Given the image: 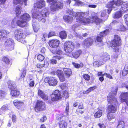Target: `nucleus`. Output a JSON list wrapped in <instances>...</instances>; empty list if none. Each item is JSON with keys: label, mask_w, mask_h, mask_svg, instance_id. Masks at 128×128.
I'll return each instance as SVG.
<instances>
[{"label": "nucleus", "mask_w": 128, "mask_h": 128, "mask_svg": "<svg viewBox=\"0 0 128 128\" xmlns=\"http://www.w3.org/2000/svg\"><path fill=\"white\" fill-rule=\"evenodd\" d=\"M86 12H77L75 13L73 11H71L70 13V14L75 16L77 22L79 23V26L82 24H88L90 23H93V21L92 19V17L89 18L84 17Z\"/></svg>", "instance_id": "nucleus-1"}, {"label": "nucleus", "mask_w": 128, "mask_h": 128, "mask_svg": "<svg viewBox=\"0 0 128 128\" xmlns=\"http://www.w3.org/2000/svg\"><path fill=\"white\" fill-rule=\"evenodd\" d=\"M49 14L48 12L47 9H43L41 11L36 10L33 13L32 15L33 17L38 20L41 23H44L46 21V17Z\"/></svg>", "instance_id": "nucleus-2"}, {"label": "nucleus", "mask_w": 128, "mask_h": 128, "mask_svg": "<svg viewBox=\"0 0 128 128\" xmlns=\"http://www.w3.org/2000/svg\"><path fill=\"white\" fill-rule=\"evenodd\" d=\"M14 34L15 38L18 41L23 43L25 42L26 36L22 29H16L14 31Z\"/></svg>", "instance_id": "nucleus-3"}, {"label": "nucleus", "mask_w": 128, "mask_h": 128, "mask_svg": "<svg viewBox=\"0 0 128 128\" xmlns=\"http://www.w3.org/2000/svg\"><path fill=\"white\" fill-rule=\"evenodd\" d=\"M118 90L117 88H112L111 92L109 94L108 97V102L110 104H114L115 105L117 104L116 98L115 97Z\"/></svg>", "instance_id": "nucleus-4"}, {"label": "nucleus", "mask_w": 128, "mask_h": 128, "mask_svg": "<svg viewBox=\"0 0 128 128\" xmlns=\"http://www.w3.org/2000/svg\"><path fill=\"white\" fill-rule=\"evenodd\" d=\"M122 45V40L120 36L117 35H114L113 39L110 42V47H115L121 46Z\"/></svg>", "instance_id": "nucleus-5"}, {"label": "nucleus", "mask_w": 128, "mask_h": 128, "mask_svg": "<svg viewBox=\"0 0 128 128\" xmlns=\"http://www.w3.org/2000/svg\"><path fill=\"white\" fill-rule=\"evenodd\" d=\"M75 46V44L72 42L66 41L64 44V50L67 53H70L74 49Z\"/></svg>", "instance_id": "nucleus-6"}, {"label": "nucleus", "mask_w": 128, "mask_h": 128, "mask_svg": "<svg viewBox=\"0 0 128 128\" xmlns=\"http://www.w3.org/2000/svg\"><path fill=\"white\" fill-rule=\"evenodd\" d=\"M63 7L62 3L60 2H54L51 4L50 6V8L51 11L53 12L56 11L57 10L62 9Z\"/></svg>", "instance_id": "nucleus-7"}, {"label": "nucleus", "mask_w": 128, "mask_h": 128, "mask_svg": "<svg viewBox=\"0 0 128 128\" xmlns=\"http://www.w3.org/2000/svg\"><path fill=\"white\" fill-rule=\"evenodd\" d=\"M62 97L60 92L58 90L54 91L51 95V100L53 102H55L60 99Z\"/></svg>", "instance_id": "nucleus-8"}, {"label": "nucleus", "mask_w": 128, "mask_h": 128, "mask_svg": "<svg viewBox=\"0 0 128 128\" xmlns=\"http://www.w3.org/2000/svg\"><path fill=\"white\" fill-rule=\"evenodd\" d=\"M110 59V56L107 53H104L100 57V59L97 61L100 65L103 64Z\"/></svg>", "instance_id": "nucleus-9"}, {"label": "nucleus", "mask_w": 128, "mask_h": 128, "mask_svg": "<svg viewBox=\"0 0 128 128\" xmlns=\"http://www.w3.org/2000/svg\"><path fill=\"white\" fill-rule=\"evenodd\" d=\"M44 81L46 83L48 82L50 86H54L57 85L58 81L54 77H47L44 78Z\"/></svg>", "instance_id": "nucleus-10"}, {"label": "nucleus", "mask_w": 128, "mask_h": 128, "mask_svg": "<svg viewBox=\"0 0 128 128\" xmlns=\"http://www.w3.org/2000/svg\"><path fill=\"white\" fill-rule=\"evenodd\" d=\"M46 109L45 103L42 101L38 100L37 101L35 108V110L36 112L44 110Z\"/></svg>", "instance_id": "nucleus-11"}, {"label": "nucleus", "mask_w": 128, "mask_h": 128, "mask_svg": "<svg viewBox=\"0 0 128 128\" xmlns=\"http://www.w3.org/2000/svg\"><path fill=\"white\" fill-rule=\"evenodd\" d=\"M5 47L8 51L12 50L14 49V42L11 40L8 39L4 43Z\"/></svg>", "instance_id": "nucleus-12"}, {"label": "nucleus", "mask_w": 128, "mask_h": 128, "mask_svg": "<svg viewBox=\"0 0 128 128\" xmlns=\"http://www.w3.org/2000/svg\"><path fill=\"white\" fill-rule=\"evenodd\" d=\"M94 40L91 37H88L84 39L83 41V45L87 48L92 45L94 44Z\"/></svg>", "instance_id": "nucleus-13"}, {"label": "nucleus", "mask_w": 128, "mask_h": 128, "mask_svg": "<svg viewBox=\"0 0 128 128\" xmlns=\"http://www.w3.org/2000/svg\"><path fill=\"white\" fill-rule=\"evenodd\" d=\"M60 44V41L57 39H52L50 40L48 44L50 47L54 48H58Z\"/></svg>", "instance_id": "nucleus-14"}, {"label": "nucleus", "mask_w": 128, "mask_h": 128, "mask_svg": "<svg viewBox=\"0 0 128 128\" xmlns=\"http://www.w3.org/2000/svg\"><path fill=\"white\" fill-rule=\"evenodd\" d=\"M82 51L81 49L76 50L72 52L71 57L75 59L78 58L82 54Z\"/></svg>", "instance_id": "nucleus-15"}, {"label": "nucleus", "mask_w": 128, "mask_h": 128, "mask_svg": "<svg viewBox=\"0 0 128 128\" xmlns=\"http://www.w3.org/2000/svg\"><path fill=\"white\" fill-rule=\"evenodd\" d=\"M16 23L18 26L22 28L27 27L28 25V24L27 22L22 20H18Z\"/></svg>", "instance_id": "nucleus-16"}, {"label": "nucleus", "mask_w": 128, "mask_h": 128, "mask_svg": "<svg viewBox=\"0 0 128 128\" xmlns=\"http://www.w3.org/2000/svg\"><path fill=\"white\" fill-rule=\"evenodd\" d=\"M45 2L44 0H38V2L34 4L35 8L41 9L45 6Z\"/></svg>", "instance_id": "nucleus-17"}, {"label": "nucleus", "mask_w": 128, "mask_h": 128, "mask_svg": "<svg viewBox=\"0 0 128 128\" xmlns=\"http://www.w3.org/2000/svg\"><path fill=\"white\" fill-rule=\"evenodd\" d=\"M120 98L122 102L128 101V92H122L120 95Z\"/></svg>", "instance_id": "nucleus-18"}, {"label": "nucleus", "mask_w": 128, "mask_h": 128, "mask_svg": "<svg viewBox=\"0 0 128 128\" xmlns=\"http://www.w3.org/2000/svg\"><path fill=\"white\" fill-rule=\"evenodd\" d=\"M57 74L60 82H64L66 80V77L63 72L61 71L57 72Z\"/></svg>", "instance_id": "nucleus-19"}, {"label": "nucleus", "mask_w": 128, "mask_h": 128, "mask_svg": "<svg viewBox=\"0 0 128 128\" xmlns=\"http://www.w3.org/2000/svg\"><path fill=\"white\" fill-rule=\"evenodd\" d=\"M92 19L93 21V23L95 22L96 25L100 24L102 22V19L99 18L96 16H92Z\"/></svg>", "instance_id": "nucleus-20"}, {"label": "nucleus", "mask_w": 128, "mask_h": 128, "mask_svg": "<svg viewBox=\"0 0 128 128\" xmlns=\"http://www.w3.org/2000/svg\"><path fill=\"white\" fill-rule=\"evenodd\" d=\"M20 18L22 20L26 21V22H28L31 19L30 15L27 13H25L21 15Z\"/></svg>", "instance_id": "nucleus-21"}, {"label": "nucleus", "mask_w": 128, "mask_h": 128, "mask_svg": "<svg viewBox=\"0 0 128 128\" xmlns=\"http://www.w3.org/2000/svg\"><path fill=\"white\" fill-rule=\"evenodd\" d=\"M14 103L15 106L18 109L22 108L24 104V102L22 101L17 100H14Z\"/></svg>", "instance_id": "nucleus-22"}, {"label": "nucleus", "mask_w": 128, "mask_h": 128, "mask_svg": "<svg viewBox=\"0 0 128 128\" xmlns=\"http://www.w3.org/2000/svg\"><path fill=\"white\" fill-rule=\"evenodd\" d=\"M128 10V2H126L121 6L120 11L122 12L125 13Z\"/></svg>", "instance_id": "nucleus-23"}, {"label": "nucleus", "mask_w": 128, "mask_h": 128, "mask_svg": "<svg viewBox=\"0 0 128 128\" xmlns=\"http://www.w3.org/2000/svg\"><path fill=\"white\" fill-rule=\"evenodd\" d=\"M64 72L66 78H69L72 74L71 70L69 68H65L64 70Z\"/></svg>", "instance_id": "nucleus-24"}, {"label": "nucleus", "mask_w": 128, "mask_h": 128, "mask_svg": "<svg viewBox=\"0 0 128 128\" xmlns=\"http://www.w3.org/2000/svg\"><path fill=\"white\" fill-rule=\"evenodd\" d=\"M50 51L52 52L55 54L61 55L63 53L62 49L60 48L56 49H52L50 50Z\"/></svg>", "instance_id": "nucleus-25"}, {"label": "nucleus", "mask_w": 128, "mask_h": 128, "mask_svg": "<svg viewBox=\"0 0 128 128\" xmlns=\"http://www.w3.org/2000/svg\"><path fill=\"white\" fill-rule=\"evenodd\" d=\"M3 62L7 65H11L12 64V60L10 59L7 56H3L2 58Z\"/></svg>", "instance_id": "nucleus-26"}, {"label": "nucleus", "mask_w": 128, "mask_h": 128, "mask_svg": "<svg viewBox=\"0 0 128 128\" xmlns=\"http://www.w3.org/2000/svg\"><path fill=\"white\" fill-rule=\"evenodd\" d=\"M63 57L62 56H56L53 57L52 59L51 60V63L53 64H56L57 61L59 60L62 59Z\"/></svg>", "instance_id": "nucleus-27"}, {"label": "nucleus", "mask_w": 128, "mask_h": 128, "mask_svg": "<svg viewBox=\"0 0 128 128\" xmlns=\"http://www.w3.org/2000/svg\"><path fill=\"white\" fill-rule=\"evenodd\" d=\"M11 95L14 96H17L20 94V92L17 88H12L11 90Z\"/></svg>", "instance_id": "nucleus-28"}, {"label": "nucleus", "mask_w": 128, "mask_h": 128, "mask_svg": "<svg viewBox=\"0 0 128 128\" xmlns=\"http://www.w3.org/2000/svg\"><path fill=\"white\" fill-rule=\"evenodd\" d=\"M6 30H0V40H2L5 38L6 37L8 34Z\"/></svg>", "instance_id": "nucleus-29"}, {"label": "nucleus", "mask_w": 128, "mask_h": 128, "mask_svg": "<svg viewBox=\"0 0 128 128\" xmlns=\"http://www.w3.org/2000/svg\"><path fill=\"white\" fill-rule=\"evenodd\" d=\"M63 18L65 22L70 23L72 22L73 20L72 17L67 15H64L63 17Z\"/></svg>", "instance_id": "nucleus-30"}, {"label": "nucleus", "mask_w": 128, "mask_h": 128, "mask_svg": "<svg viewBox=\"0 0 128 128\" xmlns=\"http://www.w3.org/2000/svg\"><path fill=\"white\" fill-rule=\"evenodd\" d=\"M22 1L25 6L27 5V3L28 2L29 0H13V3L14 4L16 5L20 4Z\"/></svg>", "instance_id": "nucleus-31"}, {"label": "nucleus", "mask_w": 128, "mask_h": 128, "mask_svg": "<svg viewBox=\"0 0 128 128\" xmlns=\"http://www.w3.org/2000/svg\"><path fill=\"white\" fill-rule=\"evenodd\" d=\"M108 112H109L114 113L116 111V108L113 105L110 104L108 106Z\"/></svg>", "instance_id": "nucleus-32"}, {"label": "nucleus", "mask_w": 128, "mask_h": 128, "mask_svg": "<svg viewBox=\"0 0 128 128\" xmlns=\"http://www.w3.org/2000/svg\"><path fill=\"white\" fill-rule=\"evenodd\" d=\"M119 54H114L112 56V58L111 60V62L112 63H116L117 62V59Z\"/></svg>", "instance_id": "nucleus-33"}, {"label": "nucleus", "mask_w": 128, "mask_h": 128, "mask_svg": "<svg viewBox=\"0 0 128 128\" xmlns=\"http://www.w3.org/2000/svg\"><path fill=\"white\" fill-rule=\"evenodd\" d=\"M59 37L62 39H66L67 37V34L66 31H62L59 32Z\"/></svg>", "instance_id": "nucleus-34"}, {"label": "nucleus", "mask_w": 128, "mask_h": 128, "mask_svg": "<svg viewBox=\"0 0 128 128\" xmlns=\"http://www.w3.org/2000/svg\"><path fill=\"white\" fill-rule=\"evenodd\" d=\"M21 6L18 5L16 7L15 11L17 17L20 14L21 12Z\"/></svg>", "instance_id": "nucleus-35"}, {"label": "nucleus", "mask_w": 128, "mask_h": 128, "mask_svg": "<svg viewBox=\"0 0 128 128\" xmlns=\"http://www.w3.org/2000/svg\"><path fill=\"white\" fill-rule=\"evenodd\" d=\"M32 26L34 31L35 32H37L40 28L39 24L37 23H34L32 24Z\"/></svg>", "instance_id": "nucleus-36"}, {"label": "nucleus", "mask_w": 128, "mask_h": 128, "mask_svg": "<svg viewBox=\"0 0 128 128\" xmlns=\"http://www.w3.org/2000/svg\"><path fill=\"white\" fill-rule=\"evenodd\" d=\"M8 88H15L16 85L11 80H9L7 82Z\"/></svg>", "instance_id": "nucleus-37"}, {"label": "nucleus", "mask_w": 128, "mask_h": 128, "mask_svg": "<svg viewBox=\"0 0 128 128\" xmlns=\"http://www.w3.org/2000/svg\"><path fill=\"white\" fill-rule=\"evenodd\" d=\"M102 110H99L95 113L94 116L96 118H99L102 116Z\"/></svg>", "instance_id": "nucleus-38"}, {"label": "nucleus", "mask_w": 128, "mask_h": 128, "mask_svg": "<svg viewBox=\"0 0 128 128\" xmlns=\"http://www.w3.org/2000/svg\"><path fill=\"white\" fill-rule=\"evenodd\" d=\"M72 64L74 66V67L76 68H82L84 66L83 63L81 62H80V64L73 62Z\"/></svg>", "instance_id": "nucleus-39"}, {"label": "nucleus", "mask_w": 128, "mask_h": 128, "mask_svg": "<svg viewBox=\"0 0 128 128\" xmlns=\"http://www.w3.org/2000/svg\"><path fill=\"white\" fill-rule=\"evenodd\" d=\"M122 16V13L120 11H117L114 14V18H120Z\"/></svg>", "instance_id": "nucleus-40"}, {"label": "nucleus", "mask_w": 128, "mask_h": 128, "mask_svg": "<svg viewBox=\"0 0 128 128\" xmlns=\"http://www.w3.org/2000/svg\"><path fill=\"white\" fill-rule=\"evenodd\" d=\"M104 36L102 35H101L100 32L99 34L96 37V40L98 42H102Z\"/></svg>", "instance_id": "nucleus-41"}, {"label": "nucleus", "mask_w": 128, "mask_h": 128, "mask_svg": "<svg viewBox=\"0 0 128 128\" xmlns=\"http://www.w3.org/2000/svg\"><path fill=\"white\" fill-rule=\"evenodd\" d=\"M110 29H107L104 30L103 31L101 32L100 33L101 35H102L104 37L108 34L110 32Z\"/></svg>", "instance_id": "nucleus-42"}, {"label": "nucleus", "mask_w": 128, "mask_h": 128, "mask_svg": "<svg viewBox=\"0 0 128 128\" xmlns=\"http://www.w3.org/2000/svg\"><path fill=\"white\" fill-rule=\"evenodd\" d=\"M114 4H116L115 1H114V0H112L108 3L106 5V7L107 8H112Z\"/></svg>", "instance_id": "nucleus-43"}, {"label": "nucleus", "mask_w": 128, "mask_h": 128, "mask_svg": "<svg viewBox=\"0 0 128 128\" xmlns=\"http://www.w3.org/2000/svg\"><path fill=\"white\" fill-rule=\"evenodd\" d=\"M46 66H45V62H44V64H41L40 63H38L37 64L36 66L37 68H43V67H46L48 65V62L46 63Z\"/></svg>", "instance_id": "nucleus-44"}, {"label": "nucleus", "mask_w": 128, "mask_h": 128, "mask_svg": "<svg viewBox=\"0 0 128 128\" xmlns=\"http://www.w3.org/2000/svg\"><path fill=\"white\" fill-rule=\"evenodd\" d=\"M116 5L117 6H122L126 2H124L122 0H117L115 1Z\"/></svg>", "instance_id": "nucleus-45"}, {"label": "nucleus", "mask_w": 128, "mask_h": 128, "mask_svg": "<svg viewBox=\"0 0 128 128\" xmlns=\"http://www.w3.org/2000/svg\"><path fill=\"white\" fill-rule=\"evenodd\" d=\"M26 67L24 68L22 72L20 78H24L25 76L26 75Z\"/></svg>", "instance_id": "nucleus-46"}, {"label": "nucleus", "mask_w": 128, "mask_h": 128, "mask_svg": "<svg viewBox=\"0 0 128 128\" xmlns=\"http://www.w3.org/2000/svg\"><path fill=\"white\" fill-rule=\"evenodd\" d=\"M44 58V56L41 54H39L37 56V59L40 62H42L43 61Z\"/></svg>", "instance_id": "nucleus-47"}, {"label": "nucleus", "mask_w": 128, "mask_h": 128, "mask_svg": "<svg viewBox=\"0 0 128 128\" xmlns=\"http://www.w3.org/2000/svg\"><path fill=\"white\" fill-rule=\"evenodd\" d=\"M67 124L64 122H62L59 125L60 128H66Z\"/></svg>", "instance_id": "nucleus-48"}, {"label": "nucleus", "mask_w": 128, "mask_h": 128, "mask_svg": "<svg viewBox=\"0 0 128 128\" xmlns=\"http://www.w3.org/2000/svg\"><path fill=\"white\" fill-rule=\"evenodd\" d=\"M56 34L54 31H50L48 34V38H49L53 36H56Z\"/></svg>", "instance_id": "nucleus-49"}, {"label": "nucleus", "mask_w": 128, "mask_h": 128, "mask_svg": "<svg viewBox=\"0 0 128 128\" xmlns=\"http://www.w3.org/2000/svg\"><path fill=\"white\" fill-rule=\"evenodd\" d=\"M6 94V93L4 91L0 90V99L4 98Z\"/></svg>", "instance_id": "nucleus-50"}, {"label": "nucleus", "mask_w": 128, "mask_h": 128, "mask_svg": "<svg viewBox=\"0 0 128 128\" xmlns=\"http://www.w3.org/2000/svg\"><path fill=\"white\" fill-rule=\"evenodd\" d=\"M82 76L84 79L86 80L89 81L90 79V76L88 74H84Z\"/></svg>", "instance_id": "nucleus-51"}, {"label": "nucleus", "mask_w": 128, "mask_h": 128, "mask_svg": "<svg viewBox=\"0 0 128 128\" xmlns=\"http://www.w3.org/2000/svg\"><path fill=\"white\" fill-rule=\"evenodd\" d=\"M62 93V97L64 96L66 98H68L69 97L68 92L67 91L65 90Z\"/></svg>", "instance_id": "nucleus-52"}, {"label": "nucleus", "mask_w": 128, "mask_h": 128, "mask_svg": "<svg viewBox=\"0 0 128 128\" xmlns=\"http://www.w3.org/2000/svg\"><path fill=\"white\" fill-rule=\"evenodd\" d=\"M60 86L61 88H66L68 87L67 83L65 82L62 83L60 85Z\"/></svg>", "instance_id": "nucleus-53"}, {"label": "nucleus", "mask_w": 128, "mask_h": 128, "mask_svg": "<svg viewBox=\"0 0 128 128\" xmlns=\"http://www.w3.org/2000/svg\"><path fill=\"white\" fill-rule=\"evenodd\" d=\"M86 90H84L83 94H85L89 93L90 92L94 90L93 88H86Z\"/></svg>", "instance_id": "nucleus-54"}, {"label": "nucleus", "mask_w": 128, "mask_h": 128, "mask_svg": "<svg viewBox=\"0 0 128 128\" xmlns=\"http://www.w3.org/2000/svg\"><path fill=\"white\" fill-rule=\"evenodd\" d=\"M113 50L116 54H120V48H119L116 47H114L113 48Z\"/></svg>", "instance_id": "nucleus-55"}, {"label": "nucleus", "mask_w": 128, "mask_h": 128, "mask_svg": "<svg viewBox=\"0 0 128 128\" xmlns=\"http://www.w3.org/2000/svg\"><path fill=\"white\" fill-rule=\"evenodd\" d=\"M125 22L128 26V14H126L124 16Z\"/></svg>", "instance_id": "nucleus-56"}, {"label": "nucleus", "mask_w": 128, "mask_h": 128, "mask_svg": "<svg viewBox=\"0 0 128 128\" xmlns=\"http://www.w3.org/2000/svg\"><path fill=\"white\" fill-rule=\"evenodd\" d=\"M108 119L109 120H110L114 118V116L113 114L110 113H108Z\"/></svg>", "instance_id": "nucleus-57"}, {"label": "nucleus", "mask_w": 128, "mask_h": 128, "mask_svg": "<svg viewBox=\"0 0 128 128\" xmlns=\"http://www.w3.org/2000/svg\"><path fill=\"white\" fill-rule=\"evenodd\" d=\"M9 108L7 105H4L2 107V110L5 111L8 109Z\"/></svg>", "instance_id": "nucleus-58"}, {"label": "nucleus", "mask_w": 128, "mask_h": 128, "mask_svg": "<svg viewBox=\"0 0 128 128\" xmlns=\"http://www.w3.org/2000/svg\"><path fill=\"white\" fill-rule=\"evenodd\" d=\"M76 3L78 6H82L83 4V3L82 2L78 0H76Z\"/></svg>", "instance_id": "nucleus-59"}, {"label": "nucleus", "mask_w": 128, "mask_h": 128, "mask_svg": "<svg viewBox=\"0 0 128 128\" xmlns=\"http://www.w3.org/2000/svg\"><path fill=\"white\" fill-rule=\"evenodd\" d=\"M69 104H67L66 105V107L65 108V112L66 115L68 116V112L69 110V107L68 106Z\"/></svg>", "instance_id": "nucleus-60"}, {"label": "nucleus", "mask_w": 128, "mask_h": 128, "mask_svg": "<svg viewBox=\"0 0 128 128\" xmlns=\"http://www.w3.org/2000/svg\"><path fill=\"white\" fill-rule=\"evenodd\" d=\"M106 10H103L101 14V16L102 17H103L105 16L106 15Z\"/></svg>", "instance_id": "nucleus-61"}, {"label": "nucleus", "mask_w": 128, "mask_h": 128, "mask_svg": "<svg viewBox=\"0 0 128 128\" xmlns=\"http://www.w3.org/2000/svg\"><path fill=\"white\" fill-rule=\"evenodd\" d=\"M43 96H42V98L44 100H47L48 99V97L47 94H44L43 95Z\"/></svg>", "instance_id": "nucleus-62"}, {"label": "nucleus", "mask_w": 128, "mask_h": 128, "mask_svg": "<svg viewBox=\"0 0 128 128\" xmlns=\"http://www.w3.org/2000/svg\"><path fill=\"white\" fill-rule=\"evenodd\" d=\"M38 95L40 96L41 98L42 96H43V95L44 94V92L40 90H39L38 91Z\"/></svg>", "instance_id": "nucleus-63"}, {"label": "nucleus", "mask_w": 128, "mask_h": 128, "mask_svg": "<svg viewBox=\"0 0 128 128\" xmlns=\"http://www.w3.org/2000/svg\"><path fill=\"white\" fill-rule=\"evenodd\" d=\"M120 125H121V126H122L124 127V121L122 120H120L118 122V127H119Z\"/></svg>", "instance_id": "nucleus-64"}]
</instances>
